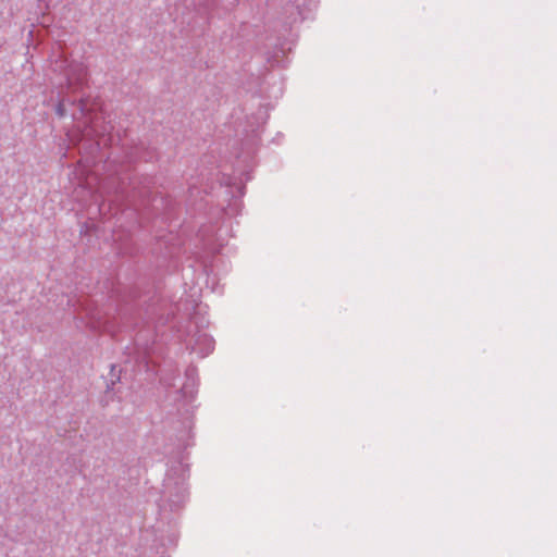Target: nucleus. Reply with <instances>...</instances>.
I'll return each instance as SVG.
<instances>
[{"mask_svg": "<svg viewBox=\"0 0 557 557\" xmlns=\"http://www.w3.org/2000/svg\"><path fill=\"white\" fill-rule=\"evenodd\" d=\"M65 77L67 91L76 92L87 83V69L82 63L72 62L65 69Z\"/></svg>", "mask_w": 557, "mask_h": 557, "instance_id": "f257e3e1", "label": "nucleus"}, {"mask_svg": "<svg viewBox=\"0 0 557 557\" xmlns=\"http://www.w3.org/2000/svg\"><path fill=\"white\" fill-rule=\"evenodd\" d=\"M78 106H79V110H81L82 114H84L85 104H84L83 99H79Z\"/></svg>", "mask_w": 557, "mask_h": 557, "instance_id": "20e7f679", "label": "nucleus"}, {"mask_svg": "<svg viewBox=\"0 0 557 557\" xmlns=\"http://www.w3.org/2000/svg\"><path fill=\"white\" fill-rule=\"evenodd\" d=\"M66 102H70V103H73L74 100L72 101L69 97H64L60 102L59 104L57 106V114L59 116H64L65 115V103Z\"/></svg>", "mask_w": 557, "mask_h": 557, "instance_id": "f03ea898", "label": "nucleus"}, {"mask_svg": "<svg viewBox=\"0 0 557 557\" xmlns=\"http://www.w3.org/2000/svg\"><path fill=\"white\" fill-rule=\"evenodd\" d=\"M200 338L208 345L207 352L211 351L213 348L211 341L206 335H201Z\"/></svg>", "mask_w": 557, "mask_h": 557, "instance_id": "7ed1b4c3", "label": "nucleus"}]
</instances>
